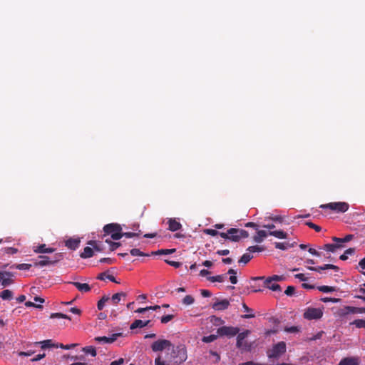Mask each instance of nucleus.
I'll list each match as a JSON object with an SVG mask.
<instances>
[{
	"mask_svg": "<svg viewBox=\"0 0 365 365\" xmlns=\"http://www.w3.org/2000/svg\"><path fill=\"white\" fill-rule=\"evenodd\" d=\"M319 207L322 209H329L338 213H344L349 210V205L345 202H334L321 205Z\"/></svg>",
	"mask_w": 365,
	"mask_h": 365,
	"instance_id": "39448f33",
	"label": "nucleus"
},
{
	"mask_svg": "<svg viewBox=\"0 0 365 365\" xmlns=\"http://www.w3.org/2000/svg\"><path fill=\"white\" fill-rule=\"evenodd\" d=\"M68 283L75 286L76 289L82 293L88 292L91 289V287L87 283H80L78 282H70Z\"/></svg>",
	"mask_w": 365,
	"mask_h": 365,
	"instance_id": "4468645a",
	"label": "nucleus"
},
{
	"mask_svg": "<svg viewBox=\"0 0 365 365\" xmlns=\"http://www.w3.org/2000/svg\"><path fill=\"white\" fill-rule=\"evenodd\" d=\"M286 343L279 341L268 350L267 354L269 359H278L286 352Z\"/></svg>",
	"mask_w": 365,
	"mask_h": 365,
	"instance_id": "20e7f679",
	"label": "nucleus"
},
{
	"mask_svg": "<svg viewBox=\"0 0 365 365\" xmlns=\"http://www.w3.org/2000/svg\"><path fill=\"white\" fill-rule=\"evenodd\" d=\"M41 344V348L46 349V348H50V347H56V345L52 343V341L50 339L44 340L43 341L39 342Z\"/></svg>",
	"mask_w": 365,
	"mask_h": 365,
	"instance_id": "e433bc0d",
	"label": "nucleus"
},
{
	"mask_svg": "<svg viewBox=\"0 0 365 365\" xmlns=\"http://www.w3.org/2000/svg\"><path fill=\"white\" fill-rule=\"evenodd\" d=\"M122 335V333L113 334L110 336H97L94 340L98 343L111 344L114 342L117 338Z\"/></svg>",
	"mask_w": 365,
	"mask_h": 365,
	"instance_id": "9d476101",
	"label": "nucleus"
},
{
	"mask_svg": "<svg viewBox=\"0 0 365 365\" xmlns=\"http://www.w3.org/2000/svg\"><path fill=\"white\" fill-rule=\"evenodd\" d=\"M284 331L289 333H294L299 331L297 327H286L284 329Z\"/></svg>",
	"mask_w": 365,
	"mask_h": 365,
	"instance_id": "0e129e2a",
	"label": "nucleus"
},
{
	"mask_svg": "<svg viewBox=\"0 0 365 365\" xmlns=\"http://www.w3.org/2000/svg\"><path fill=\"white\" fill-rule=\"evenodd\" d=\"M325 267L327 269H334L335 272H339V267L334 265V264H325Z\"/></svg>",
	"mask_w": 365,
	"mask_h": 365,
	"instance_id": "69168bd1",
	"label": "nucleus"
},
{
	"mask_svg": "<svg viewBox=\"0 0 365 365\" xmlns=\"http://www.w3.org/2000/svg\"><path fill=\"white\" fill-rule=\"evenodd\" d=\"M0 297L4 300H11L13 297V292L9 289H5L0 292Z\"/></svg>",
	"mask_w": 365,
	"mask_h": 365,
	"instance_id": "bb28decb",
	"label": "nucleus"
},
{
	"mask_svg": "<svg viewBox=\"0 0 365 365\" xmlns=\"http://www.w3.org/2000/svg\"><path fill=\"white\" fill-rule=\"evenodd\" d=\"M25 306L27 307H36L38 309H42L43 306L41 304H36L32 302L28 301L25 303Z\"/></svg>",
	"mask_w": 365,
	"mask_h": 365,
	"instance_id": "052dcab7",
	"label": "nucleus"
},
{
	"mask_svg": "<svg viewBox=\"0 0 365 365\" xmlns=\"http://www.w3.org/2000/svg\"><path fill=\"white\" fill-rule=\"evenodd\" d=\"M14 274L12 272H0V282L3 280L4 277H14Z\"/></svg>",
	"mask_w": 365,
	"mask_h": 365,
	"instance_id": "13d9d810",
	"label": "nucleus"
},
{
	"mask_svg": "<svg viewBox=\"0 0 365 365\" xmlns=\"http://www.w3.org/2000/svg\"><path fill=\"white\" fill-rule=\"evenodd\" d=\"M275 247L277 249H279L282 250H285L288 247V243L287 242H275L274 243Z\"/></svg>",
	"mask_w": 365,
	"mask_h": 365,
	"instance_id": "de8ad7c7",
	"label": "nucleus"
},
{
	"mask_svg": "<svg viewBox=\"0 0 365 365\" xmlns=\"http://www.w3.org/2000/svg\"><path fill=\"white\" fill-rule=\"evenodd\" d=\"M247 250L250 252H262L264 250V248L263 247L255 245L249 247Z\"/></svg>",
	"mask_w": 365,
	"mask_h": 365,
	"instance_id": "c03bdc74",
	"label": "nucleus"
},
{
	"mask_svg": "<svg viewBox=\"0 0 365 365\" xmlns=\"http://www.w3.org/2000/svg\"><path fill=\"white\" fill-rule=\"evenodd\" d=\"M104 235H110L113 240H118L122 237V227L118 223L107 224L103 227Z\"/></svg>",
	"mask_w": 365,
	"mask_h": 365,
	"instance_id": "f257e3e1",
	"label": "nucleus"
},
{
	"mask_svg": "<svg viewBox=\"0 0 365 365\" xmlns=\"http://www.w3.org/2000/svg\"><path fill=\"white\" fill-rule=\"evenodd\" d=\"M269 235L279 239H287V234L282 230L269 231Z\"/></svg>",
	"mask_w": 365,
	"mask_h": 365,
	"instance_id": "5701e85b",
	"label": "nucleus"
},
{
	"mask_svg": "<svg viewBox=\"0 0 365 365\" xmlns=\"http://www.w3.org/2000/svg\"><path fill=\"white\" fill-rule=\"evenodd\" d=\"M80 242L79 239L70 238L66 241V246L72 250H75L78 247Z\"/></svg>",
	"mask_w": 365,
	"mask_h": 365,
	"instance_id": "f3484780",
	"label": "nucleus"
},
{
	"mask_svg": "<svg viewBox=\"0 0 365 365\" xmlns=\"http://www.w3.org/2000/svg\"><path fill=\"white\" fill-rule=\"evenodd\" d=\"M317 289L320 292H322L324 293L331 292H334L336 290V287H329V286H325V285L319 286L317 287Z\"/></svg>",
	"mask_w": 365,
	"mask_h": 365,
	"instance_id": "f704fd0d",
	"label": "nucleus"
},
{
	"mask_svg": "<svg viewBox=\"0 0 365 365\" xmlns=\"http://www.w3.org/2000/svg\"><path fill=\"white\" fill-rule=\"evenodd\" d=\"M211 318H212L211 322H213L215 324H219L224 323V321L220 317L212 316Z\"/></svg>",
	"mask_w": 365,
	"mask_h": 365,
	"instance_id": "680f3d73",
	"label": "nucleus"
},
{
	"mask_svg": "<svg viewBox=\"0 0 365 365\" xmlns=\"http://www.w3.org/2000/svg\"><path fill=\"white\" fill-rule=\"evenodd\" d=\"M168 229L172 232H175L181 229L182 225L177 221L175 218H170L168 220Z\"/></svg>",
	"mask_w": 365,
	"mask_h": 365,
	"instance_id": "2eb2a0df",
	"label": "nucleus"
},
{
	"mask_svg": "<svg viewBox=\"0 0 365 365\" xmlns=\"http://www.w3.org/2000/svg\"><path fill=\"white\" fill-rule=\"evenodd\" d=\"M88 245L92 246L93 250H95L97 252H101L103 250V247H101V245L96 241L90 240L88 242Z\"/></svg>",
	"mask_w": 365,
	"mask_h": 365,
	"instance_id": "72a5a7b5",
	"label": "nucleus"
},
{
	"mask_svg": "<svg viewBox=\"0 0 365 365\" xmlns=\"http://www.w3.org/2000/svg\"><path fill=\"white\" fill-rule=\"evenodd\" d=\"M97 279H99V280H105V279H109L110 281H111L113 282H115V283H117V284L120 283L118 281H117L115 279V278L113 275L108 274L106 272L100 273L98 275Z\"/></svg>",
	"mask_w": 365,
	"mask_h": 365,
	"instance_id": "4be33fe9",
	"label": "nucleus"
},
{
	"mask_svg": "<svg viewBox=\"0 0 365 365\" xmlns=\"http://www.w3.org/2000/svg\"><path fill=\"white\" fill-rule=\"evenodd\" d=\"M172 346L171 342L166 339H160L153 343L151 348L153 351H160Z\"/></svg>",
	"mask_w": 365,
	"mask_h": 365,
	"instance_id": "1a4fd4ad",
	"label": "nucleus"
},
{
	"mask_svg": "<svg viewBox=\"0 0 365 365\" xmlns=\"http://www.w3.org/2000/svg\"><path fill=\"white\" fill-rule=\"evenodd\" d=\"M351 324H354L357 328H364L365 329V319H355Z\"/></svg>",
	"mask_w": 365,
	"mask_h": 365,
	"instance_id": "4c0bfd02",
	"label": "nucleus"
},
{
	"mask_svg": "<svg viewBox=\"0 0 365 365\" xmlns=\"http://www.w3.org/2000/svg\"><path fill=\"white\" fill-rule=\"evenodd\" d=\"M218 334H211L209 336H203L202 341L205 343H210L216 340L218 337Z\"/></svg>",
	"mask_w": 365,
	"mask_h": 365,
	"instance_id": "c9c22d12",
	"label": "nucleus"
},
{
	"mask_svg": "<svg viewBox=\"0 0 365 365\" xmlns=\"http://www.w3.org/2000/svg\"><path fill=\"white\" fill-rule=\"evenodd\" d=\"M295 288L293 286H288L287 289L284 291V294L287 296H292L294 293Z\"/></svg>",
	"mask_w": 365,
	"mask_h": 365,
	"instance_id": "5fc2aeb1",
	"label": "nucleus"
},
{
	"mask_svg": "<svg viewBox=\"0 0 365 365\" xmlns=\"http://www.w3.org/2000/svg\"><path fill=\"white\" fill-rule=\"evenodd\" d=\"M106 242L110 245V249L111 251L115 250L121 245L120 242H114L108 239L106 240Z\"/></svg>",
	"mask_w": 365,
	"mask_h": 365,
	"instance_id": "ea45409f",
	"label": "nucleus"
},
{
	"mask_svg": "<svg viewBox=\"0 0 365 365\" xmlns=\"http://www.w3.org/2000/svg\"><path fill=\"white\" fill-rule=\"evenodd\" d=\"M226 278H227V274H219V275H216V276L209 277H207V280H209L210 282H223L226 279Z\"/></svg>",
	"mask_w": 365,
	"mask_h": 365,
	"instance_id": "b1692460",
	"label": "nucleus"
},
{
	"mask_svg": "<svg viewBox=\"0 0 365 365\" xmlns=\"http://www.w3.org/2000/svg\"><path fill=\"white\" fill-rule=\"evenodd\" d=\"M36 253H52L55 251L53 248H47L45 244L40 245L34 247V250Z\"/></svg>",
	"mask_w": 365,
	"mask_h": 365,
	"instance_id": "6ab92c4d",
	"label": "nucleus"
},
{
	"mask_svg": "<svg viewBox=\"0 0 365 365\" xmlns=\"http://www.w3.org/2000/svg\"><path fill=\"white\" fill-rule=\"evenodd\" d=\"M99 262L101 263H106V264H112L115 262V259H113V258H110V257H104V258H101L99 260Z\"/></svg>",
	"mask_w": 365,
	"mask_h": 365,
	"instance_id": "09e8293b",
	"label": "nucleus"
},
{
	"mask_svg": "<svg viewBox=\"0 0 365 365\" xmlns=\"http://www.w3.org/2000/svg\"><path fill=\"white\" fill-rule=\"evenodd\" d=\"M268 235L269 232H267L265 230H258L257 235L254 236L253 240L255 242L260 243Z\"/></svg>",
	"mask_w": 365,
	"mask_h": 365,
	"instance_id": "aec40b11",
	"label": "nucleus"
},
{
	"mask_svg": "<svg viewBox=\"0 0 365 365\" xmlns=\"http://www.w3.org/2000/svg\"><path fill=\"white\" fill-rule=\"evenodd\" d=\"M267 279H270L272 282L274 281H282L284 279L283 276H279V275H273L272 277H269L267 278Z\"/></svg>",
	"mask_w": 365,
	"mask_h": 365,
	"instance_id": "e2e57ef3",
	"label": "nucleus"
},
{
	"mask_svg": "<svg viewBox=\"0 0 365 365\" xmlns=\"http://www.w3.org/2000/svg\"><path fill=\"white\" fill-rule=\"evenodd\" d=\"M240 331L238 327L223 326L217 329V334L220 336L232 337L237 335Z\"/></svg>",
	"mask_w": 365,
	"mask_h": 365,
	"instance_id": "6e6552de",
	"label": "nucleus"
},
{
	"mask_svg": "<svg viewBox=\"0 0 365 365\" xmlns=\"http://www.w3.org/2000/svg\"><path fill=\"white\" fill-rule=\"evenodd\" d=\"M4 252L8 255H14L18 252V250L14 247H6L4 250Z\"/></svg>",
	"mask_w": 365,
	"mask_h": 365,
	"instance_id": "6e6d98bb",
	"label": "nucleus"
},
{
	"mask_svg": "<svg viewBox=\"0 0 365 365\" xmlns=\"http://www.w3.org/2000/svg\"><path fill=\"white\" fill-rule=\"evenodd\" d=\"M12 277H4L1 284L4 287H6L13 283V280L11 279Z\"/></svg>",
	"mask_w": 365,
	"mask_h": 365,
	"instance_id": "37998d69",
	"label": "nucleus"
},
{
	"mask_svg": "<svg viewBox=\"0 0 365 365\" xmlns=\"http://www.w3.org/2000/svg\"><path fill=\"white\" fill-rule=\"evenodd\" d=\"M150 322V320L143 321L140 319H136L131 324L130 329H135L136 328H143L148 326Z\"/></svg>",
	"mask_w": 365,
	"mask_h": 365,
	"instance_id": "a211bd4d",
	"label": "nucleus"
},
{
	"mask_svg": "<svg viewBox=\"0 0 365 365\" xmlns=\"http://www.w3.org/2000/svg\"><path fill=\"white\" fill-rule=\"evenodd\" d=\"M77 344H67V345H63V344H56V348H61L63 349H70L71 348H73L76 346Z\"/></svg>",
	"mask_w": 365,
	"mask_h": 365,
	"instance_id": "3c124183",
	"label": "nucleus"
},
{
	"mask_svg": "<svg viewBox=\"0 0 365 365\" xmlns=\"http://www.w3.org/2000/svg\"><path fill=\"white\" fill-rule=\"evenodd\" d=\"M264 284L267 288L274 292H282V288L280 285L276 283H273V282H272L270 279H266Z\"/></svg>",
	"mask_w": 365,
	"mask_h": 365,
	"instance_id": "dca6fc26",
	"label": "nucleus"
},
{
	"mask_svg": "<svg viewBox=\"0 0 365 365\" xmlns=\"http://www.w3.org/2000/svg\"><path fill=\"white\" fill-rule=\"evenodd\" d=\"M63 257V255L61 252L56 253L53 257L50 258L48 256L40 255L38 258L41 259L38 262H35V266L43 267L47 265H53L58 262L61 261Z\"/></svg>",
	"mask_w": 365,
	"mask_h": 365,
	"instance_id": "7ed1b4c3",
	"label": "nucleus"
},
{
	"mask_svg": "<svg viewBox=\"0 0 365 365\" xmlns=\"http://www.w3.org/2000/svg\"><path fill=\"white\" fill-rule=\"evenodd\" d=\"M130 253L133 256H149V255L143 253L139 249L137 248L132 249L130 251Z\"/></svg>",
	"mask_w": 365,
	"mask_h": 365,
	"instance_id": "a19ab883",
	"label": "nucleus"
},
{
	"mask_svg": "<svg viewBox=\"0 0 365 365\" xmlns=\"http://www.w3.org/2000/svg\"><path fill=\"white\" fill-rule=\"evenodd\" d=\"M320 249H322L325 251L330 252H335L337 250V247L334 244H325Z\"/></svg>",
	"mask_w": 365,
	"mask_h": 365,
	"instance_id": "7c9ffc66",
	"label": "nucleus"
},
{
	"mask_svg": "<svg viewBox=\"0 0 365 365\" xmlns=\"http://www.w3.org/2000/svg\"><path fill=\"white\" fill-rule=\"evenodd\" d=\"M194 298L191 295H186L183 299L182 303L185 305H190L194 303Z\"/></svg>",
	"mask_w": 365,
	"mask_h": 365,
	"instance_id": "79ce46f5",
	"label": "nucleus"
},
{
	"mask_svg": "<svg viewBox=\"0 0 365 365\" xmlns=\"http://www.w3.org/2000/svg\"><path fill=\"white\" fill-rule=\"evenodd\" d=\"M123 363L124 359L123 358H120L118 360L112 361L110 365H122Z\"/></svg>",
	"mask_w": 365,
	"mask_h": 365,
	"instance_id": "774afa93",
	"label": "nucleus"
},
{
	"mask_svg": "<svg viewBox=\"0 0 365 365\" xmlns=\"http://www.w3.org/2000/svg\"><path fill=\"white\" fill-rule=\"evenodd\" d=\"M365 310L364 307H355L351 306H346L341 309V314H362Z\"/></svg>",
	"mask_w": 365,
	"mask_h": 365,
	"instance_id": "ddd939ff",
	"label": "nucleus"
},
{
	"mask_svg": "<svg viewBox=\"0 0 365 365\" xmlns=\"http://www.w3.org/2000/svg\"><path fill=\"white\" fill-rule=\"evenodd\" d=\"M230 306V301L227 299L217 300L212 305V307L217 311H223Z\"/></svg>",
	"mask_w": 365,
	"mask_h": 365,
	"instance_id": "9b49d317",
	"label": "nucleus"
},
{
	"mask_svg": "<svg viewBox=\"0 0 365 365\" xmlns=\"http://www.w3.org/2000/svg\"><path fill=\"white\" fill-rule=\"evenodd\" d=\"M323 316V310L321 308L308 307L304 312L303 317L308 320L319 319Z\"/></svg>",
	"mask_w": 365,
	"mask_h": 365,
	"instance_id": "423d86ee",
	"label": "nucleus"
},
{
	"mask_svg": "<svg viewBox=\"0 0 365 365\" xmlns=\"http://www.w3.org/2000/svg\"><path fill=\"white\" fill-rule=\"evenodd\" d=\"M359 356H349L341 359L338 365H359Z\"/></svg>",
	"mask_w": 365,
	"mask_h": 365,
	"instance_id": "f8f14e48",
	"label": "nucleus"
},
{
	"mask_svg": "<svg viewBox=\"0 0 365 365\" xmlns=\"http://www.w3.org/2000/svg\"><path fill=\"white\" fill-rule=\"evenodd\" d=\"M308 269L312 271H315L317 272H321L322 270L327 269L325 267V264L323 266H318V267H308Z\"/></svg>",
	"mask_w": 365,
	"mask_h": 365,
	"instance_id": "864d4df0",
	"label": "nucleus"
},
{
	"mask_svg": "<svg viewBox=\"0 0 365 365\" xmlns=\"http://www.w3.org/2000/svg\"><path fill=\"white\" fill-rule=\"evenodd\" d=\"M175 249H161L158 250L155 252H152L151 255H170L175 252Z\"/></svg>",
	"mask_w": 365,
	"mask_h": 365,
	"instance_id": "393cba45",
	"label": "nucleus"
},
{
	"mask_svg": "<svg viewBox=\"0 0 365 365\" xmlns=\"http://www.w3.org/2000/svg\"><path fill=\"white\" fill-rule=\"evenodd\" d=\"M83 351L86 354H91L92 356H96L97 354L95 347H93L92 346H88L83 347Z\"/></svg>",
	"mask_w": 365,
	"mask_h": 365,
	"instance_id": "2f4dec72",
	"label": "nucleus"
},
{
	"mask_svg": "<svg viewBox=\"0 0 365 365\" xmlns=\"http://www.w3.org/2000/svg\"><path fill=\"white\" fill-rule=\"evenodd\" d=\"M354 235H347L344 238H339L336 237H333L332 240L335 242H340V243H345L351 241L353 240Z\"/></svg>",
	"mask_w": 365,
	"mask_h": 365,
	"instance_id": "a878e982",
	"label": "nucleus"
},
{
	"mask_svg": "<svg viewBox=\"0 0 365 365\" xmlns=\"http://www.w3.org/2000/svg\"><path fill=\"white\" fill-rule=\"evenodd\" d=\"M295 278L299 279L300 281L304 282L307 279L305 275L302 273L297 274L294 275Z\"/></svg>",
	"mask_w": 365,
	"mask_h": 365,
	"instance_id": "338daca9",
	"label": "nucleus"
},
{
	"mask_svg": "<svg viewBox=\"0 0 365 365\" xmlns=\"http://www.w3.org/2000/svg\"><path fill=\"white\" fill-rule=\"evenodd\" d=\"M309 227L314 229L316 232H320L322 230V227L312 222H307L305 223Z\"/></svg>",
	"mask_w": 365,
	"mask_h": 365,
	"instance_id": "a18cd8bd",
	"label": "nucleus"
},
{
	"mask_svg": "<svg viewBox=\"0 0 365 365\" xmlns=\"http://www.w3.org/2000/svg\"><path fill=\"white\" fill-rule=\"evenodd\" d=\"M122 235H123V237L124 236L128 238H131V237H138L140 234L137 233V232H122Z\"/></svg>",
	"mask_w": 365,
	"mask_h": 365,
	"instance_id": "bf43d9fd",
	"label": "nucleus"
},
{
	"mask_svg": "<svg viewBox=\"0 0 365 365\" xmlns=\"http://www.w3.org/2000/svg\"><path fill=\"white\" fill-rule=\"evenodd\" d=\"M50 318L51 319L62 318V319H66L71 320L70 317H68V315L63 314V313H52L50 316Z\"/></svg>",
	"mask_w": 365,
	"mask_h": 365,
	"instance_id": "58836bf2",
	"label": "nucleus"
},
{
	"mask_svg": "<svg viewBox=\"0 0 365 365\" xmlns=\"http://www.w3.org/2000/svg\"><path fill=\"white\" fill-rule=\"evenodd\" d=\"M31 264H30L23 263V264H14L11 267V268H12V269L16 268L19 270H29L31 268Z\"/></svg>",
	"mask_w": 365,
	"mask_h": 365,
	"instance_id": "c756f323",
	"label": "nucleus"
},
{
	"mask_svg": "<svg viewBox=\"0 0 365 365\" xmlns=\"http://www.w3.org/2000/svg\"><path fill=\"white\" fill-rule=\"evenodd\" d=\"M178 354H179V361H176L175 362L176 363H182L183 361H185L187 359V355H186V351L185 350L182 348V349H180L178 350Z\"/></svg>",
	"mask_w": 365,
	"mask_h": 365,
	"instance_id": "473e14b6",
	"label": "nucleus"
},
{
	"mask_svg": "<svg viewBox=\"0 0 365 365\" xmlns=\"http://www.w3.org/2000/svg\"><path fill=\"white\" fill-rule=\"evenodd\" d=\"M94 255L93 248L86 247L83 252L80 254V257L83 259H87L93 257Z\"/></svg>",
	"mask_w": 365,
	"mask_h": 365,
	"instance_id": "412c9836",
	"label": "nucleus"
},
{
	"mask_svg": "<svg viewBox=\"0 0 365 365\" xmlns=\"http://www.w3.org/2000/svg\"><path fill=\"white\" fill-rule=\"evenodd\" d=\"M125 297L126 294L125 292H118L112 296L111 301L114 304H117L122 297L125 298Z\"/></svg>",
	"mask_w": 365,
	"mask_h": 365,
	"instance_id": "cd10ccee",
	"label": "nucleus"
},
{
	"mask_svg": "<svg viewBox=\"0 0 365 365\" xmlns=\"http://www.w3.org/2000/svg\"><path fill=\"white\" fill-rule=\"evenodd\" d=\"M204 233L211 235V236H216L219 235V232L216 230L213 229H205L204 230Z\"/></svg>",
	"mask_w": 365,
	"mask_h": 365,
	"instance_id": "603ef678",
	"label": "nucleus"
},
{
	"mask_svg": "<svg viewBox=\"0 0 365 365\" xmlns=\"http://www.w3.org/2000/svg\"><path fill=\"white\" fill-rule=\"evenodd\" d=\"M321 301L323 302H332L337 303L340 301V299L338 298H331V297H324L321 299Z\"/></svg>",
	"mask_w": 365,
	"mask_h": 365,
	"instance_id": "8fccbe9b",
	"label": "nucleus"
},
{
	"mask_svg": "<svg viewBox=\"0 0 365 365\" xmlns=\"http://www.w3.org/2000/svg\"><path fill=\"white\" fill-rule=\"evenodd\" d=\"M250 333V330H245L237 334L236 346L242 351H250L252 349V344L245 340Z\"/></svg>",
	"mask_w": 365,
	"mask_h": 365,
	"instance_id": "f03ea898",
	"label": "nucleus"
},
{
	"mask_svg": "<svg viewBox=\"0 0 365 365\" xmlns=\"http://www.w3.org/2000/svg\"><path fill=\"white\" fill-rule=\"evenodd\" d=\"M228 233L230 234L229 240L232 242H239L241 238H247L249 237L247 231L237 228L229 229Z\"/></svg>",
	"mask_w": 365,
	"mask_h": 365,
	"instance_id": "0eeeda50",
	"label": "nucleus"
},
{
	"mask_svg": "<svg viewBox=\"0 0 365 365\" xmlns=\"http://www.w3.org/2000/svg\"><path fill=\"white\" fill-rule=\"evenodd\" d=\"M252 257L253 256L250 253H245L239 259L238 262L246 264L252 259Z\"/></svg>",
	"mask_w": 365,
	"mask_h": 365,
	"instance_id": "c85d7f7f",
	"label": "nucleus"
},
{
	"mask_svg": "<svg viewBox=\"0 0 365 365\" xmlns=\"http://www.w3.org/2000/svg\"><path fill=\"white\" fill-rule=\"evenodd\" d=\"M174 318V315L173 314H168L165 316H163L160 319V322L163 324H167L170 321H171Z\"/></svg>",
	"mask_w": 365,
	"mask_h": 365,
	"instance_id": "49530a36",
	"label": "nucleus"
},
{
	"mask_svg": "<svg viewBox=\"0 0 365 365\" xmlns=\"http://www.w3.org/2000/svg\"><path fill=\"white\" fill-rule=\"evenodd\" d=\"M165 262L168 264H169V265H170V266H173V267H175V268H178V267H180L181 266V264H181L180 262H179L171 261V260H168V259H165Z\"/></svg>",
	"mask_w": 365,
	"mask_h": 365,
	"instance_id": "4d7b16f0",
	"label": "nucleus"
}]
</instances>
